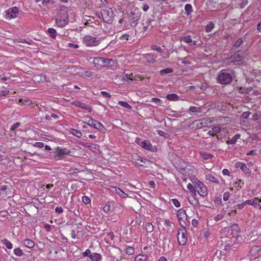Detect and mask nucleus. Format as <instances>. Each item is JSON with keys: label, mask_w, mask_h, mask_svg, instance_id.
Masks as SVG:
<instances>
[{"label": "nucleus", "mask_w": 261, "mask_h": 261, "mask_svg": "<svg viewBox=\"0 0 261 261\" xmlns=\"http://www.w3.org/2000/svg\"><path fill=\"white\" fill-rule=\"evenodd\" d=\"M172 201L173 204L177 207H179L180 205V202L179 201L176 199H172Z\"/></svg>", "instance_id": "obj_54"}, {"label": "nucleus", "mask_w": 261, "mask_h": 261, "mask_svg": "<svg viewBox=\"0 0 261 261\" xmlns=\"http://www.w3.org/2000/svg\"><path fill=\"white\" fill-rule=\"evenodd\" d=\"M145 229L148 232H151L153 230V226L151 223H147L145 226Z\"/></svg>", "instance_id": "obj_38"}, {"label": "nucleus", "mask_w": 261, "mask_h": 261, "mask_svg": "<svg viewBox=\"0 0 261 261\" xmlns=\"http://www.w3.org/2000/svg\"><path fill=\"white\" fill-rule=\"evenodd\" d=\"M201 155L202 157V158L204 160H208L210 159H212L213 157V155L210 153H207L206 152H201Z\"/></svg>", "instance_id": "obj_40"}, {"label": "nucleus", "mask_w": 261, "mask_h": 261, "mask_svg": "<svg viewBox=\"0 0 261 261\" xmlns=\"http://www.w3.org/2000/svg\"><path fill=\"white\" fill-rule=\"evenodd\" d=\"M250 114V112L248 111L244 112L242 114V117L246 119L247 118Z\"/></svg>", "instance_id": "obj_57"}, {"label": "nucleus", "mask_w": 261, "mask_h": 261, "mask_svg": "<svg viewBox=\"0 0 261 261\" xmlns=\"http://www.w3.org/2000/svg\"><path fill=\"white\" fill-rule=\"evenodd\" d=\"M57 25L60 28L65 27L68 22V17H57L56 20Z\"/></svg>", "instance_id": "obj_10"}, {"label": "nucleus", "mask_w": 261, "mask_h": 261, "mask_svg": "<svg viewBox=\"0 0 261 261\" xmlns=\"http://www.w3.org/2000/svg\"><path fill=\"white\" fill-rule=\"evenodd\" d=\"M101 94L105 97H108V98H110L111 95L108 92H107L106 91H101Z\"/></svg>", "instance_id": "obj_60"}, {"label": "nucleus", "mask_w": 261, "mask_h": 261, "mask_svg": "<svg viewBox=\"0 0 261 261\" xmlns=\"http://www.w3.org/2000/svg\"><path fill=\"white\" fill-rule=\"evenodd\" d=\"M71 133L72 134H73L77 138H80L82 136V133L80 131H79L75 129H71Z\"/></svg>", "instance_id": "obj_39"}, {"label": "nucleus", "mask_w": 261, "mask_h": 261, "mask_svg": "<svg viewBox=\"0 0 261 261\" xmlns=\"http://www.w3.org/2000/svg\"><path fill=\"white\" fill-rule=\"evenodd\" d=\"M193 184H195L196 192L199 194L201 197H205L207 195V189L203 184L197 178H193L191 180Z\"/></svg>", "instance_id": "obj_3"}, {"label": "nucleus", "mask_w": 261, "mask_h": 261, "mask_svg": "<svg viewBox=\"0 0 261 261\" xmlns=\"http://www.w3.org/2000/svg\"><path fill=\"white\" fill-rule=\"evenodd\" d=\"M23 246H24L28 248H32L35 246L34 242L32 240L29 239H27L24 240L23 241Z\"/></svg>", "instance_id": "obj_20"}, {"label": "nucleus", "mask_w": 261, "mask_h": 261, "mask_svg": "<svg viewBox=\"0 0 261 261\" xmlns=\"http://www.w3.org/2000/svg\"><path fill=\"white\" fill-rule=\"evenodd\" d=\"M60 12L61 14L63 15H66V16H68L69 15H71L73 13V10L71 9H69L67 7L65 6L61 7Z\"/></svg>", "instance_id": "obj_15"}, {"label": "nucleus", "mask_w": 261, "mask_h": 261, "mask_svg": "<svg viewBox=\"0 0 261 261\" xmlns=\"http://www.w3.org/2000/svg\"><path fill=\"white\" fill-rule=\"evenodd\" d=\"M240 134L236 135L231 140H229V144H233L236 143L237 140L240 138Z\"/></svg>", "instance_id": "obj_44"}, {"label": "nucleus", "mask_w": 261, "mask_h": 261, "mask_svg": "<svg viewBox=\"0 0 261 261\" xmlns=\"http://www.w3.org/2000/svg\"><path fill=\"white\" fill-rule=\"evenodd\" d=\"M146 161H148V160L146 159L139 158L137 160V162H136V164L140 166H143V164L142 163H145Z\"/></svg>", "instance_id": "obj_47"}, {"label": "nucleus", "mask_w": 261, "mask_h": 261, "mask_svg": "<svg viewBox=\"0 0 261 261\" xmlns=\"http://www.w3.org/2000/svg\"><path fill=\"white\" fill-rule=\"evenodd\" d=\"M103 210L106 213H108L110 211V204L107 203L103 207Z\"/></svg>", "instance_id": "obj_53"}, {"label": "nucleus", "mask_w": 261, "mask_h": 261, "mask_svg": "<svg viewBox=\"0 0 261 261\" xmlns=\"http://www.w3.org/2000/svg\"><path fill=\"white\" fill-rule=\"evenodd\" d=\"M147 255L146 254H140L135 258V261H146Z\"/></svg>", "instance_id": "obj_22"}, {"label": "nucleus", "mask_w": 261, "mask_h": 261, "mask_svg": "<svg viewBox=\"0 0 261 261\" xmlns=\"http://www.w3.org/2000/svg\"><path fill=\"white\" fill-rule=\"evenodd\" d=\"M83 43L87 46H94L98 45L101 40L96 37L87 35L85 36L83 39Z\"/></svg>", "instance_id": "obj_4"}, {"label": "nucleus", "mask_w": 261, "mask_h": 261, "mask_svg": "<svg viewBox=\"0 0 261 261\" xmlns=\"http://www.w3.org/2000/svg\"><path fill=\"white\" fill-rule=\"evenodd\" d=\"M252 90V88L251 87L246 88H243L242 87H240L239 88V93L241 94H248L250 92H251Z\"/></svg>", "instance_id": "obj_29"}, {"label": "nucleus", "mask_w": 261, "mask_h": 261, "mask_svg": "<svg viewBox=\"0 0 261 261\" xmlns=\"http://www.w3.org/2000/svg\"><path fill=\"white\" fill-rule=\"evenodd\" d=\"M92 253L91 252V251L89 249L86 250V251L82 253L83 256H88L90 258L91 257V255H92Z\"/></svg>", "instance_id": "obj_51"}, {"label": "nucleus", "mask_w": 261, "mask_h": 261, "mask_svg": "<svg viewBox=\"0 0 261 261\" xmlns=\"http://www.w3.org/2000/svg\"><path fill=\"white\" fill-rule=\"evenodd\" d=\"M6 16H13V14L16 15L18 13V8L16 7H14L11 8H9L6 11Z\"/></svg>", "instance_id": "obj_13"}, {"label": "nucleus", "mask_w": 261, "mask_h": 261, "mask_svg": "<svg viewBox=\"0 0 261 261\" xmlns=\"http://www.w3.org/2000/svg\"><path fill=\"white\" fill-rule=\"evenodd\" d=\"M234 167L236 168H240L245 174H250L251 172L250 169L244 163L238 162L235 163Z\"/></svg>", "instance_id": "obj_11"}, {"label": "nucleus", "mask_w": 261, "mask_h": 261, "mask_svg": "<svg viewBox=\"0 0 261 261\" xmlns=\"http://www.w3.org/2000/svg\"><path fill=\"white\" fill-rule=\"evenodd\" d=\"M125 252L129 255H132L134 253V249L131 246H127L126 248Z\"/></svg>", "instance_id": "obj_42"}, {"label": "nucleus", "mask_w": 261, "mask_h": 261, "mask_svg": "<svg viewBox=\"0 0 261 261\" xmlns=\"http://www.w3.org/2000/svg\"><path fill=\"white\" fill-rule=\"evenodd\" d=\"M212 123V120L210 118H205L199 120H195L194 123L195 124V127L197 129H201L205 127H208Z\"/></svg>", "instance_id": "obj_7"}, {"label": "nucleus", "mask_w": 261, "mask_h": 261, "mask_svg": "<svg viewBox=\"0 0 261 261\" xmlns=\"http://www.w3.org/2000/svg\"><path fill=\"white\" fill-rule=\"evenodd\" d=\"M20 125V123L17 122L13 124L10 127V130L12 131L15 130L16 128H17Z\"/></svg>", "instance_id": "obj_48"}, {"label": "nucleus", "mask_w": 261, "mask_h": 261, "mask_svg": "<svg viewBox=\"0 0 261 261\" xmlns=\"http://www.w3.org/2000/svg\"><path fill=\"white\" fill-rule=\"evenodd\" d=\"M187 189L192 193L196 194V188L195 184H193V185L190 183L187 185Z\"/></svg>", "instance_id": "obj_30"}, {"label": "nucleus", "mask_w": 261, "mask_h": 261, "mask_svg": "<svg viewBox=\"0 0 261 261\" xmlns=\"http://www.w3.org/2000/svg\"><path fill=\"white\" fill-rule=\"evenodd\" d=\"M243 54L242 51L240 50L238 51L237 54L234 55L229 58V60H230L229 62L234 63L241 61L243 58Z\"/></svg>", "instance_id": "obj_12"}, {"label": "nucleus", "mask_w": 261, "mask_h": 261, "mask_svg": "<svg viewBox=\"0 0 261 261\" xmlns=\"http://www.w3.org/2000/svg\"><path fill=\"white\" fill-rule=\"evenodd\" d=\"M93 63L95 67L98 68L111 67L115 64L114 61L113 59L101 57L94 58Z\"/></svg>", "instance_id": "obj_2"}, {"label": "nucleus", "mask_w": 261, "mask_h": 261, "mask_svg": "<svg viewBox=\"0 0 261 261\" xmlns=\"http://www.w3.org/2000/svg\"><path fill=\"white\" fill-rule=\"evenodd\" d=\"M206 179L209 181L216 184H219V180L212 174H210L206 175Z\"/></svg>", "instance_id": "obj_21"}, {"label": "nucleus", "mask_w": 261, "mask_h": 261, "mask_svg": "<svg viewBox=\"0 0 261 261\" xmlns=\"http://www.w3.org/2000/svg\"><path fill=\"white\" fill-rule=\"evenodd\" d=\"M232 237H240L239 236V227L237 224H233L231 227Z\"/></svg>", "instance_id": "obj_16"}, {"label": "nucleus", "mask_w": 261, "mask_h": 261, "mask_svg": "<svg viewBox=\"0 0 261 261\" xmlns=\"http://www.w3.org/2000/svg\"><path fill=\"white\" fill-rule=\"evenodd\" d=\"M71 153L70 150L58 146L53 149V151L48 152V155L50 159L58 161L63 160L65 155H70Z\"/></svg>", "instance_id": "obj_1"}, {"label": "nucleus", "mask_w": 261, "mask_h": 261, "mask_svg": "<svg viewBox=\"0 0 261 261\" xmlns=\"http://www.w3.org/2000/svg\"><path fill=\"white\" fill-rule=\"evenodd\" d=\"M177 217L180 224L184 226V224H186L185 220L187 219V215L185 210L180 208L177 211Z\"/></svg>", "instance_id": "obj_8"}, {"label": "nucleus", "mask_w": 261, "mask_h": 261, "mask_svg": "<svg viewBox=\"0 0 261 261\" xmlns=\"http://www.w3.org/2000/svg\"><path fill=\"white\" fill-rule=\"evenodd\" d=\"M151 49L152 50H155L160 53H163V49L161 48V47L155 45H152L151 46Z\"/></svg>", "instance_id": "obj_41"}, {"label": "nucleus", "mask_w": 261, "mask_h": 261, "mask_svg": "<svg viewBox=\"0 0 261 261\" xmlns=\"http://www.w3.org/2000/svg\"><path fill=\"white\" fill-rule=\"evenodd\" d=\"M214 23L211 21L210 22L206 25V27H205V31L206 32H211L213 29L214 28Z\"/></svg>", "instance_id": "obj_35"}, {"label": "nucleus", "mask_w": 261, "mask_h": 261, "mask_svg": "<svg viewBox=\"0 0 261 261\" xmlns=\"http://www.w3.org/2000/svg\"><path fill=\"white\" fill-rule=\"evenodd\" d=\"M173 71V70L172 68H166L164 69H162L160 71V74L161 75H164L168 73H172Z\"/></svg>", "instance_id": "obj_31"}, {"label": "nucleus", "mask_w": 261, "mask_h": 261, "mask_svg": "<svg viewBox=\"0 0 261 261\" xmlns=\"http://www.w3.org/2000/svg\"><path fill=\"white\" fill-rule=\"evenodd\" d=\"M67 47H72L74 49H76V48H78L79 47V45L77 44H73V43H68L67 45Z\"/></svg>", "instance_id": "obj_55"}, {"label": "nucleus", "mask_w": 261, "mask_h": 261, "mask_svg": "<svg viewBox=\"0 0 261 261\" xmlns=\"http://www.w3.org/2000/svg\"><path fill=\"white\" fill-rule=\"evenodd\" d=\"M243 43V40L242 38H239L238 39L233 45L232 47V49H237L239 48L241 45Z\"/></svg>", "instance_id": "obj_28"}, {"label": "nucleus", "mask_w": 261, "mask_h": 261, "mask_svg": "<svg viewBox=\"0 0 261 261\" xmlns=\"http://www.w3.org/2000/svg\"><path fill=\"white\" fill-rule=\"evenodd\" d=\"M63 210L61 207H56L55 208V212L57 213L61 214L63 212Z\"/></svg>", "instance_id": "obj_62"}, {"label": "nucleus", "mask_w": 261, "mask_h": 261, "mask_svg": "<svg viewBox=\"0 0 261 261\" xmlns=\"http://www.w3.org/2000/svg\"><path fill=\"white\" fill-rule=\"evenodd\" d=\"M82 201L85 204H88L91 202L90 198L87 196H84L82 197Z\"/></svg>", "instance_id": "obj_50"}, {"label": "nucleus", "mask_w": 261, "mask_h": 261, "mask_svg": "<svg viewBox=\"0 0 261 261\" xmlns=\"http://www.w3.org/2000/svg\"><path fill=\"white\" fill-rule=\"evenodd\" d=\"M156 57L151 54H146L144 55V58L149 63H153L155 61Z\"/></svg>", "instance_id": "obj_17"}, {"label": "nucleus", "mask_w": 261, "mask_h": 261, "mask_svg": "<svg viewBox=\"0 0 261 261\" xmlns=\"http://www.w3.org/2000/svg\"><path fill=\"white\" fill-rule=\"evenodd\" d=\"M212 130L214 132V133L217 134L220 132V128L218 126H215L213 127L212 128Z\"/></svg>", "instance_id": "obj_58"}, {"label": "nucleus", "mask_w": 261, "mask_h": 261, "mask_svg": "<svg viewBox=\"0 0 261 261\" xmlns=\"http://www.w3.org/2000/svg\"><path fill=\"white\" fill-rule=\"evenodd\" d=\"M161 100L159 98H155V97H153L151 99V101L152 102H155L156 103H157L158 105L159 104V103H160Z\"/></svg>", "instance_id": "obj_63"}, {"label": "nucleus", "mask_w": 261, "mask_h": 261, "mask_svg": "<svg viewBox=\"0 0 261 261\" xmlns=\"http://www.w3.org/2000/svg\"><path fill=\"white\" fill-rule=\"evenodd\" d=\"M34 146L39 148H42L44 146V143L42 142H36L34 144Z\"/></svg>", "instance_id": "obj_52"}, {"label": "nucleus", "mask_w": 261, "mask_h": 261, "mask_svg": "<svg viewBox=\"0 0 261 261\" xmlns=\"http://www.w3.org/2000/svg\"><path fill=\"white\" fill-rule=\"evenodd\" d=\"M248 3V0H242V2L240 4L241 7L242 8H243L244 7L246 6Z\"/></svg>", "instance_id": "obj_64"}, {"label": "nucleus", "mask_w": 261, "mask_h": 261, "mask_svg": "<svg viewBox=\"0 0 261 261\" xmlns=\"http://www.w3.org/2000/svg\"><path fill=\"white\" fill-rule=\"evenodd\" d=\"M118 104L121 106L128 109H131L132 108V106L125 101H119Z\"/></svg>", "instance_id": "obj_37"}, {"label": "nucleus", "mask_w": 261, "mask_h": 261, "mask_svg": "<svg viewBox=\"0 0 261 261\" xmlns=\"http://www.w3.org/2000/svg\"><path fill=\"white\" fill-rule=\"evenodd\" d=\"M180 40L185 42L190 46L196 45V41H193L191 36L189 35L181 37Z\"/></svg>", "instance_id": "obj_14"}, {"label": "nucleus", "mask_w": 261, "mask_h": 261, "mask_svg": "<svg viewBox=\"0 0 261 261\" xmlns=\"http://www.w3.org/2000/svg\"><path fill=\"white\" fill-rule=\"evenodd\" d=\"M14 254L17 256H21L23 254V252L19 248H15L14 250Z\"/></svg>", "instance_id": "obj_46"}, {"label": "nucleus", "mask_w": 261, "mask_h": 261, "mask_svg": "<svg viewBox=\"0 0 261 261\" xmlns=\"http://www.w3.org/2000/svg\"><path fill=\"white\" fill-rule=\"evenodd\" d=\"M185 10L186 11V14L187 15H190L191 13L193 11L192 7L191 5L189 4H186L185 6Z\"/></svg>", "instance_id": "obj_27"}, {"label": "nucleus", "mask_w": 261, "mask_h": 261, "mask_svg": "<svg viewBox=\"0 0 261 261\" xmlns=\"http://www.w3.org/2000/svg\"><path fill=\"white\" fill-rule=\"evenodd\" d=\"M252 205L254 206L255 207L259 206V208L261 209V205L260 202L261 200L259 199L258 198H255L254 199H253L252 201Z\"/></svg>", "instance_id": "obj_34"}, {"label": "nucleus", "mask_w": 261, "mask_h": 261, "mask_svg": "<svg viewBox=\"0 0 261 261\" xmlns=\"http://www.w3.org/2000/svg\"><path fill=\"white\" fill-rule=\"evenodd\" d=\"M47 33L49 36L53 39H55L57 36V31L54 28H49L47 30Z\"/></svg>", "instance_id": "obj_24"}, {"label": "nucleus", "mask_w": 261, "mask_h": 261, "mask_svg": "<svg viewBox=\"0 0 261 261\" xmlns=\"http://www.w3.org/2000/svg\"><path fill=\"white\" fill-rule=\"evenodd\" d=\"M2 242L3 244L4 245H5L8 249H11L13 248L12 244L9 241H8L7 239H5L2 240Z\"/></svg>", "instance_id": "obj_26"}, {"label": "nucleus", "mask_w": 261, "mask_h": 261, "mask_svg": "<svg viewBox=\"0 0 261 261\" xmlns=\"http://www.w3.org/2000/svg\"><path fill=\"white\" fill-rule=\"evenodd\" d=\"M75 106L81 109L86 110L89 112H91L92 111V108L91 107L88 106L85 103L81 102H76L75 103Z\"/></svg>", "instance_id": "obj_18"}, {"label": "nucleus", "mask_w": 261, "mask_h": 261, "mask_svg": "<svg viewBox=\"0 0 261 261\" xmlns=\"http://www.w3.org/2000/svg\"><path fill=\"white\" fill-rule=\"evenodd\" d=\"M83 74L85 76H86L87 77H93L95 75V74L94 72L90 71V70L85 71L83 73Z\"/></svg>", "instance_id": "obj_36"}, {"label": "nucleus", "mask_w": 261, "mask_h": 261, "mask_svg": "<svg viewBox=\"0 0 261 261\" xmlns=\"http://www.w3.org/2000/svg\"><path fill=\"white\" fill-rule=\"evenodd\" d=\"M51 3V4H54V1L53 0H43L42 1V4L44 6L47 5L48 4Z\"/></svg>", "instance_id": "obj_56"}, {"label": "nucleus", "mask_w": 261, "mask_h": 261, "mask_svg": "<svg viewBox=\"0 0 261 261\" xmlns=\"http://www.w3.org/2000/svg\"><path fill=\"white\" fill-rule=\"evenodd\" d=\"M99 18H101L104 23H107L108 24H111L113 22V19H112V17H99Z\"/></svg>", "instance_id": "obj_45"}, {"label": "nucleus", "mask_w": 261, "mask_h": 261, "mask_svg": "<svg viewBox=\"0 0 261 261\" xmlns=\"http://www.w3.org/2000/svg\"><path fill=\"white\" fill-rule=\"evenodd\" d=\"M198 224V222L197 220L194 219L192 220V225H193V227H196L197 226Z\"/></svg>", "instance_id": "obj_61"}, {"label": "nucleus", "mask_w": 261, "mask_h": 261, "mask_svg": "<svg viewBox=\"0 0 261 261\" xmlns=\"http://www.w3.org/2000/svg\"><path fill=\"white\" fill-rule=\"evenodd\" d=\"M115 191L117 194L122 197H124L125 195H126L121 189L119 188H115Z\"/></svg>", "instance_id": "obj_43"}, {"label": "nucleus", "mask_w": 261, "mask_h": 261, "mask_svg": "<svg viewBox=\"0 0 261 261\" xmlns=\"http://www.w3.org/2000/svg\"><path fill=\"white\" fill-rule=\"evenodd\" d=\"M90 258L92 261H100L101 259V256L99 253H92Z\"/></svg>", "instance_id": "obj_23"}, {"label": "nucleus", "mask_w": 261, "mask_h": 261, "mask_svg": "<svg viewBox=\"0 0 261 261\" xmlns=\"http://www.w3.org/2000/svg\"><path fill=\"white\" fill-rule=\"evenodd\" d=\"M128 38H129V35L128 34H124L123 35H122L121 37H120V39L121 40H128Z\"/></svg>", "instance_id": "obj_59"}, {"label": "nucleus", "mask_w": 261, "mask_h": 261, "mask_svg": "<svg viewBox=\"0 0 261 261\" xmlns=\"http://www.w3.org/2000/svg\"><path fill=\"white\" fill-rule=\"evenodd\" d=\"M178 96L175 94H171L166 95V98L169 100L175 101L178 100Z\"/></svg>", "instance_id": "obj_25"}, {"label": "nucleus", "mask_w": 261, "mask_h": 261, "mask_svg": "<svg viewBox=\"0 0 261 261\" xmlns=\"http://www.w3.org/2000/svg\"><path fill=\"white\" fill-rule=\"evenodd\" d=\"M217 80L218 83L221 84H228V69H225L221 70L218 75Z\"/></svg>", "instance_id": "obj_6"}, {"label": "nucleus", "mask_w": 261, "mask_h": 261, "mask_svg": "<svg viewBox=\"0 0 261 261\" xmlns=\"http://www.w3.org/2000/svg\"><path fill=\"white\" fill-rule=\"evenodd\" d=\"M214 202H215V204L216 205H222V201L221 198V197H217V198H216L214 200Z\"/></svg>", "instance_id": "obj_49"}, {"label": "nucleus", "mask_w": 261, "mask_h": 261, "mask_svg": "<svg viewBox=\"0 0 261 261\" xmlns=\"http://www.w3.org/2000/svg\"><path fill=\"white\" fill-rule=\"evenodd\" d=\"M87 124L91 127H92L95 129H98L100 130V128H103V125L99 121L93 119L92 118H88Z\"/></svg>", "instance_id": "obj_9"}, {"label": "nucleus", "mask_w": 261, "mask_h": 261, "mask_svg": "<svg viewBox=\"0 0 261 261\" xmlns=\"http://www.w3.org/2000/svg\"><path fill=\"white\" fill-rule=\"evenodd\" d=\"M177 239L179 245H185L187 242V230L185 228L179 229L177 234Z\"/></svg>", "instance_id": "obj_5"}, {"label": "nucleus", "mask_w": 261, "mask_h": 261, "mask_svg": "<svg viewBox=\"0 0 261 261\" xmlns=\"http://www.w3.org/2000/svg\"><path fill=\"white\" fill-rule=\"evenodd\" d=\"M240 237H231L230 238V243H229V246H232L234 244H237L239 242V239Z\"/></svg>", "instance_id": "obj_32"}, {"label": "nucleus", "mask_w": 261, "mask_h": 261, "mask_svg": "<svg viewBox=\"0 0 261 261\" xmlns=\"http://www.w3.org/2000/svg\"><path fill=\"white\" fill-rule=\"evenodd\" d=\"M141 146L146 150H152V145L148 140L143 141L141 144Z\"/></svg>", "instance_id": "obj_19"}, {"label": "nucleus", "mask_w": 261, "mask_h": 261, "mask_svg": "<svg viewBox=\"0 0 261 261\" xmlns=\"http://www.w3.org/2000/svg\"><path fill=\"white\" fill-rule=\"evenodd\" d=\"M189 111L190 112L192 113H200L201 112V108L199 107L191 106L190 107Z\"/></svg>", "instance_id": "obj_33"}]
</instances>
